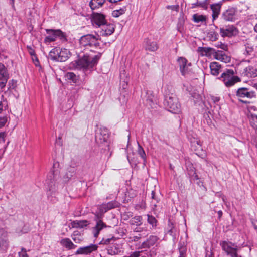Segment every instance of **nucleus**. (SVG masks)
<instances>
[{
  "label": "nucleus",
  "mask_w": 257,
  "mask_h": 257,
  "mask_svg": "<svg viewBox=\"0 0 257 257\" xmlns=\"http://www.w3.org/2000/svg\"><path fill=\"white\" fill-rule=\"evenodd\" d=\"M6 105V103L4 101H0V111H2L4 107Z\"/></svg>",
  "instance_id": "680f3d73"
},
{
  "label": "nucleus",
  "mask_w": 257,
  "mask_h": 257,
  "mask_svg": "<svg viewBox=\"0 0 257 257\" xmlns=\"http://www.w3.org/2000/svg\"><path fill=\"white\" fill-rule=\"evenodd\" d=\"M72 239L76 243H80L82 240V237L78 231H75L71 235Z\"/></svg>",
  "instance_id": "4c0bfd02"
},
{
  "label": "nucleus",
  "mask_w": 257,
  "mask_h": 257,
  "mask_svg": "<svg viewBox=\"0 0 257 257\" xmlns=\"http://www.w3.org/2000/svg\"><path fill=\"white\" fill-rule=\"evenodd\" d=\"M66 79L75 83L77 80L76 75L73 72H68L65 75Z\"/></svg>",
  "instance_id": "a19ab883"
},
{
  "label": "nucleus",
  "mask_w": 257,
  "mask_h": 257,
  "mask_svg": "<svg viewBox=\"0 0 257 257\" xmlns=\"http://www.w3.org/2000/svg\"><path fill=\"white\" fill-rule=\"evenodd\" d=\"M99 58L98 56L93 57L87 55H84L82 57L75 61L77 68L89 69L92 68L97 63Z\"/></svg>",
  "instance_id": "7ed1b4c3"
},
{
  "label": "nucleus",
  "mask_w": 257,
  "mask_h": 257,
  "mask_svg": "<svg viewBox=\"0 0 257 257\" xmlns=\"http://www.w3.org/2000/svg\"><path fill=\"white\" fill-rule=\"evenodd\" d=\"M7 122V118L6 117H2L0 119V128L5 125Z\"/></svg>",
  "instance_id": "6e6d98bb"
},
{
  "label": "nucleus",
  "mask_w": 257,
  "mask_h": 257,
  "mask_svg": "<svg viewBox=\"0 0 257 257\" xmlns=\"http://www.w3.org/2000/svg\"><path fill=\"white\" fill-rule=\"evenodd\" d=\"M248 118L250 125L254 129L257 130V110H254V112L250 111L248 114Z\"/></svg>",
  "instance_id": "bb28decb"
},
{
  "label": "nucleus",
  "mask_w": 257,
  "mask_h": 257,
  "mask_svg": "<svg viewBox=\"0 0 257 257\" xmlns=\"http://www.w3.org/2000/svg\"><path fill=\"white\" fill-rule=\"evenodd\" d=\"M101 38L97 34H89L83 35L79 39V44L81 47L92 50V49L101 48Z\"/></svg>",
  "instance_id": "f257e3e1"
},
{
  "label": "nucleus",
  "mask_w": 257,
  "mask_h": 257,
  "mask_svg": "<svg viewBox=\"0 0 257 257\" xmlns=\"http://www.w3.org/2000/svg\"><path fill=\"white\" fill-rule=\"evenodd\" d=\"M91 21L94 26L98 27H101L106 22L105 15L98 13L92 14Z\"/></svg>",
  "instance_id": "f8f14e48"
},
{
  "label": "nucleus",
  "mask_w": 257,
  "mask_h": 257,
  "mask_svg": "<svg viewBox=\"0 0 257 257\" xmlns=\"http://www.w3.org/2000/svg\"><path fill=\"white\" fill-rule=\"evenodd\" d=\"M32 59H33V61H34V62L35 65L36 66H38V65H39V63H38L37 62V61H36V58H35V57H32Z\"/></svg>",
  "instance_id": "338daca9"
},
{
  "label": "nucleus",
  "mask_w": 257,
  "mask_h": 257,
  "mask_svg": "<svg viewBox=\"0 0 257 257\" xmlns=\"http://www.w3.org/2000/svg\"><path fill=\"white\" fill-rule=\"evenodd\" d=\"M46 32L48 35L46 36L44 39V42L45 43H50L56 40L57 38L56 30L46 29Z\"/></svg>",
  "instance_id": "5701e85b"
},
{
  "label": "nucleus",
  "mask_w": 257,
  "mask_h": 257,
  "mask_svg": "<svg viewBox=\"0 0 257 257\" xmlns=\"http://www.w3.org/2000/svg\"><path fill=\"white\" fill-rule=\"evenodd\" d=\"M192 19L195 23L205 22L207 17L205 15L195 14L193 15Z\"/></svg>",
  "instance_id": "c9c22d12"
},
{
  "label": "nucleus",
  "mask_w": 257,
  "mask_h": 257,
  "mask_svg": "<svg viewBox=\"0 0 257 257\" xmlns=\"http://www.w3.org/2000/svg\"><path fill=\"white\" fill-rule=\"evenodd\" d=\"M167 9H171L172 10L178 11L179 9V6L178 5H168L166 7Z\"/></svg>",
  "instance_id": "603ef678"
},
{
  "label": "nucleus",
  "mask_w": 257,
  "mask_h": 257,
  "mask_svg": "<svg viewBox=\"0 0 257 257\" xmlns=\"http://www.w3.org/2000/svg\"><path fill=\"white\" fill-rule=\"evenodd\" d=\"M19 257H28L26 249L22 248L21 251L19 252Z\"/></svg>",
  "instance_id": "3c124183"
},
{
  "label": "nucleus",
  "mask_w": 257,
  "mask_h": 257,
  "mask_svg": "<svg viewBox=\"0 0 257 257\" xmlns=\"http://www.w3.org/2000/svg\"><path fill=\"white\" fill-rule=\"evenodd\" d=\"M102 215L99 214H96L95 215L94 221L95 222V226L92 229V232L94 237L97 238L100 233L103 230L110 228L111 227L106 225L102 220Z\"/></svg>",
  "instance_id": "423d86ee"
},
{
  "label": "nucleus",
  "mask_w": 257,
  "mask_h": 257,
  "mask_svg": "<svg viewBox=\"0 0 257 257\" xmlns=\"http://www.w3.org/2000/svg\"><path fill=\"white\" fill-rule=\"evenodd\" d=\"M29 53L32 56V57H35L36 58V60L37 61V62L38 63H39V60H38V58L37 57L36 54H35V51L34 50H33L32 48H31V50H29Z\"/></svg>",
  "instance_id": "5fc2aeb1"
},
{
  "label": "nucleus",
  "mask_w": 257,
  "mask_h": 257,
  "mask_svg": "<svg viewBox=\"0 0 257 257\" xmlns=\"http://www.w3.org/2000/svg\"><path fill=\"white\" fill-rule=\"evenodd\" d=\"M254 66L249 65L245 67L241 75L242 77L247 78H254L257 76V63H255Z\"/></svg>",
  "instance_id": "9b49d317"
},
{
  "label": "nucleus",
  "mask_w": 257,
  "mask_h": 257,
  "mask_svg": "<svg viewBox=\"0 0 257 257\" xmlns=\"http://www.w3.org/2000/svg\"><path fill=\"white\" fill-rule=\"evenodd\" d=\"M237 10L234 8H230L224 11L222 14V18L226 21H234L236 20Z\"/></svg>",
  "instance_id": "4468645a"
},
{
  "label": "nucleus",
  "mask_w": 257,
  "mask_h": 257,
  "mask_svg": "<svg viewBox=\"0 0 257 257\" xmlns=\"http://www.w3.org/2000/svg\"><path fill=\"white\" fill-rule=\"evenodd\" d=\"M14 2H15V0H10V3L12 5V7L14 9L15 8Z\"/></svg>",
  "instance_id": "774afa93"
},
{
  "label": "nucleus",
  "mask_w": 257,
  "mask_h": 257,
  "mask_svg": "<svg viewBox=\"0 0 257 257\" xmlns=\"http://www.w3.org/2000/svg\"><path fill=\"white\" fill-rule=\"evenodd\" d=\"M58 50L59 48H54L49 53V57L51 60L57 61V57H58Z\"/></svg>",
  "instance_id": "e433bc0d"
},
{
  "label": "nucleus",
  "mask_w": 257,
  "mask_h": 257,
  "mask_svg": "<svg viewBox=\"0 0 257 257\" xmlns=\"http://www.w3.org/2000/svg\"><path fill=\"white\" fill-rule=\"evenodd\" d=\"M146 104L150 107H153L154 105V96L151 91H148L146 93Z\"/></svg>",
  "instance_id": "72a5a7b5"
},
{
  "label": "nucleus",
  "mask_w": 257,
  "mask_h": 257,
  "mask_svg": "<svg viewBox=\"0 0 257 257\" xmlns=\"http://www.w3.org/2000/svg\"><path fill=\"white\" fill-rule=\"evenodd\" d=\"M130 223L132 225L140 226L142 224V217L141 216H135L130 219Z\"/></svg>",
  "instance_id": "f704fd0d"
},
{
  "label": "nucleus",
  "mask_w": 257,
  "mask_h": 257,
  "mask_svg": "<svg viewBox=\"0 0 257 257\" xmlns=\"http://www.w3.org/2000/svg\"><path fill=\"white\" fill-rule=\"evenodd\" d=\"M140 251H135L131 254L129 256H126L125 257H139L140 256Z\"/></svg>",
  "instance_id": "4d7b16f0"
},
{
  "label": "nucleus",
  "mask_w": 257,
  "mask_h": 257,
  "mask_svg": "<svg viewBox=\"0 0 257 257\" xmlns=\"http://www.w3.org/2000/svg\"><path fill=\"white\" fill-rule=\"evenodd\" d=\"M219 79L226 87H232L237 82L241 81V79L238 76L235 75V73L232 69L226 70L222 73Z\"/></svg>",
  "instance_id": "f03ea898"
},
{
  "label": "nucleus",
  "mask_w": 257,
  "mask_h": 257,
  "mask_svg": "<svg viewBox=\"0 0 257 257\" xmlns=\"http://www.w3.org/2000/svg\"><path fill=\"white\" fill-rule=\"evenodd\" d=\"M138 153L140 156L144 160V161L146 160V155L143 148L138 143Z\"/></svg>",
  "instance_id": "c03bdc74"
},
{
  "label": "nucleus",
  "mask_w": 257,
  "mask_h": 257,
  "mask_svg": "<svg viewBox=\"0 0 257 257\" xmlns=\"http://www.w3.org/2000/svg\"><path fill=\"white\" fill-rule=\"evenodd\" d=\"M140 238H141L140 236H135L130 237V239H131V240L132 241H137L140 239Z\"/></svg>",
  "instance_id": "052dcab7"
},
{
  "label": "nucleus",
  "mask_w": 257,
  "mask_h": 257,
  "mask_svg": "<svg viewBox=\"0 0 257 257\" xmlns=\"http://www.w3.org/2000/svg\"><path fill=\"white\" fill-rule=\"evenodd\" d=\"M221 5V3H215L210 5V8L212 11L213 21L218 17L220 13Z\"/></svg>",
  "instance_id": "393cba45"
},
{
  "label": "nucleus",
  "mask_w": 257,
  "mask_h": 257,
  "mask_svg": "<svg viewBox=\"0 0 257 257\" xmlns=\"http://www.w3.org/2000/svg\"><path fill=\"white\" fill-rule=\"evenodd\" d=\"M158 238L156 236L151 235L149 238L145 241H144L142 246L143 248H149L151 246L154 245L155 243L157 241Z\"/></svg>",
  "instance_id": "c85d7f7f"
},
{
  "label": "nucleus",
  "mask_w": 257,
  "mask_h": 257,
  "mask_svg": "<svg viewBox=\"0 0 257 257\" xmlns=\"http://www.w3.org/2000/svg\"><path fill=\"white\" fill-rule=\"evenodd\" d=\"M242 51L244 55L251 57V60H247L246 61L257 63V57H254L256 55V52L253 45L250 43L245 44L243 46Z\"/></svg>",
  "instance_id": "1a4fd4ad"
},
{
  "label": "nucleus",
  "mask_w": 257,
  "mask_h": 257,
  "mask_svg": "<svg viewBox=\"0 0 257 257\" xmlns=\"http://www.w3.org/2000/svg\"><path fill=\"white\" fill-rule=\"evenodd\" d=\"M148 222L152 225V226L153 227H155L157 225V220L156 219V218L152 216V215H148Z\"/></svg>",
  "instance_id": "a18cd8bd"
},
{
  "label": "nucleus",
  "mask_w": 257,
  "mask_h": 257,
  "mask_svg": "<svg viewBox=\"0 0 257 257\" xmlns=\"http://www.w3.org/2000/svg\"><path fill=\"white\" fill-rule=\"evenodd\" d=\"M222 250L230 257H242L238 254L239 249L237 245L231 242L223 241L220 243Z\"/></svg>",
  "instance_id": "0eeeda50"
},
{
  "label": "nucleus",
  "mask_w": 257,
  "mask_h": 257,
  "mask_svg": "<svg viewBox=\"0 0 257 257\" xmlns=\"http://www.w3.org/2000/svg\"><path fill=\"white\" fill-rule=\"evenodd\" d=\"M165 103L169 111L173 113H178L180 112V104L175 95L171 94L167 96Z\"/></svg>",
  "instance_id": "39448f33"
},
{
  "label": "nucleus",
  "mask_w": 257,
  "mask_h": 257,
  "mask_svg": "<svg viewBox=\"0 0 257 257\" xmlns=\"http://www.w3.org/2000/svg\"><path fill=\"white\" fill-rule=\"evenodd\" d=\"M101 34L103 36H108L113 33L115 30V26L113 24L108 23L106 22L102 26Z\"/></svg>",
  "instance_id": "a211bd4d"
},
{
  "label": "nucleus",
  "mask_w": 257,
  "mask_h": 257,
  "mask_svg": "<svg viewBox=\"0 0 257 257\" xmlns=\"http://www.w3.org/2000/svg\"><path fill=\"white\" fill-rule=\"evenodd\" d=\"M60 243L62 246L69 250L74 249L77 246L68 238H65L61 239Z\"/></svg>",
  "instance_id": "c756f323"
},
{
  "label": "nucleus",
  "mask_w": 257,
  "mask_h": 257,
  "mask_svg": "<svg viewBox=\"0 0 257 257\" xmlns=\"http://www.w3.org/2000/svg\"><path fill=\"white\" fill-rule=\"evenodd\" d=\"M145 48L147 50L150 51H155L158 49V46L156 42L152 41L148 38H146L144 41Z\"/></svg>",
  "instance_id": "a878e982"
},
{
  "label": "nucleus",
  "mask_w": 257,
  "mask_h": 257,
  "mask_svg": "<svg viewBox=\"0 0 257 257\" xmlns=\"http://www.w3.org/2000/svg\"><path fill=\"white\" fill-rule=\"evenodd\" d=\"M215 46L217 48H220L223 50H225L227 47V46L225 44H222L221 43L215 45Z\"/></svg>",
  "instance_id": "13d9d810"
},
{
  "label": "nucleus",
  "mask_w": 257,
  "mask_h": 257,
  "mask_svg": "<svg viewBox=\"0 0 257 257\" xmlns=\"http://www.w3.org/2000/svg\"><path fill=\"white\" fill-rule=\"evenodd\" d=\"M105 2V0H91L89 5L91 10H94L101 7Z\"/></svg>",
  "instance_id": "2f4dec72"
},
{
  "label": "nucleus",
  "mask_w": 257,
  "mask_h": 257,
  "mask_svg": "<svg viewBox=\"0 0 257 257\" xmlns=\"http://www.w3.org/2000/svg\"><path fill=\"white\" fill-rule=\"evenodd\" d=\"M8 247L7 234L3 229H0V251L6 250Z\"/></svg>",
  "instance_id": "6ab92c4d"
},
{
  "label": "nucleus",
  "mask_w": 257,
  "mask_h": 257,
  "mask_svg": "<svg viewBox=\"0 0 257 257\" xmlns=\"http://www.w3.org/2000/svg\"><path fill=\"white\" fill-rule=\"evenodd\" d=\"M56 33L57 37H58L61 41L63 42L67 41V38L65 34L60 29H56Z\"/></svg>",
  "instance_id": "37998d69"
},
{
  "label": "nucleus",
  "mask_w": 257,
  "mask_h": 257,
  "mask_svg": "<svg viewBox=\"0 0 257 257\" xmlns=\"http://www.w3.org/2000/svg\"><path fill=\"white\" fill-rule=\"evenodd\" d=\"M193 5L198 7H200L204 10H206L208 8V4L206 0L203 2L197 1L196 4H194Z\"/></svg>",
  "instance_id": "49530a36"
},
{
  "label": "nucleus",
  "mask_w": 257,
  "mask_h": 257,
  "mask_svg": "<svg viewBox=\"0 0 257 257\" xmlns=\"http://www.w3.org/2000/svg\"><path fill=\"white\" fill-rule=\"evenodd\" d=\"M17 86V81L14 79L10 80L8 84L7 90H11L14 89Z\"/></svg>",
  "instance_id": "de8ad7c7"
},
{
  "label": "nucleus",
  "mask_w": 257,
  "mask_h": 257,
  "mask_svg": "<svg viewBox=\"0 0 257 257\" xmlns=\"http://www.w3.org/2000/svg\"><path fill=\"white\" fill-rule=\"evenodd\" d=\"M220 33L222 37H231L237 34V30L233 25L228 26L220 29Z\"/></svg>",
  "instance_id": "dca6fc26"
},
{
  "label": "nucleus",
  "mask_w": 257,
  "mask_h": 257,
  "mask_svg": "<svg viewBox=\"0 0 257 257\" xmlns=\"http://www.w3.org/2000/svg\"><path fill=\"white\" fill-rule=\"evenodd\" d=\"M142 231V228H136L135 229H134V231L135 232H141Z\"/></svg>",
  "instance_id": "69168bd1"
},
{
  "label": "nucleus",
  "mask_w": 257,
  "mask_h": 257,
  "mask_svg": "<svg viewBox=\"0 0 257 257\" xmlns=\"http://www.w3.org/2000/svg\"><path fill=\"white\" fill-rule=\"evenodd\" d=\"M212 100L215 103V102H218L219 101L220 99H219V97H213V98H212Z\"/></svg>",
  "instance_id": "0e129e2a"
},
{
  "label": "nucleus",
  "mask_w": 257,
  "mask_h": 257,
  "mask_svg": "<svg viewBox=\"0 0 257 257\" xmlns=\"http://www.w3.org/2000/svg\"><path fill=\"white\" fill-rule=\"evenodd\" d=\"M58 54L59 55L57 57V61L60 62L66 61L70 55L69 51L66 49L59 48Z\"/></svg>",
  "instance_id": "b1692460"
},
{
  "label": "nucleus",
  "mask_w": 257,
  "mask_h": 257,
  "mask_svg": "<svg viewBox=\"0 0 257 257\" xmlns=\"http://www.w3.org/2000/svg\"><path fill=\"white\" fill-rule=\"evenodd\" d=\"M124 76H125L124 73H122L121 72L120 73V82H122L125 83V82H126V81H125V79L123 80V77H124Z\"/></svg>",
  "instance_id": "e2e57ef3"
},
{
  "label": "nucleus",
  "mask_w": 257,
  "mask_h": 257,
  "mask_svg": "<svg viewBox=\"0 0 257 257\" xmlns=\"http://www.w3.org/2000/svg\"><path fill=\"white\" fill-rule=\"evenodd\" d=\"M183 23L181 21H179L177 24V30L181 33L183 31Z\"/></svg>",
  "instance_id": "864d4df0"
},
{
  "label": "nucleus",
  "mask_w": 257,
  "mask_h": 257,
  "mask_svg": "<svg viewBox=\"0 0 257 257\" xmlns=\"http://www.w3.org/2000/svg\"><path fill=\"white\" fill-rule=\"evenodd\" d=\"M9 78V74L7 69L3 63H0V88L2 91H4Z\"/></svg>",
  "instance_id": "9d476101"
},
{
  "label": "nucleus",
  "mask_w": 257,
  "mask_h": 257,
  "mask_svg": "<svg viewBox=\"0 0 257 257\" xmlns=\"http://www.w3.org/2000/svg\"><path fill=\"white\" fill-rule=\"evenodd\" d=\"M117 207V203L116 201H112L107 203L102 204L99 207V211L101 213H104L108 210Z\"/></svg>",
  "instance_id": "4be33fe9"
},
{
  "label": "nucleus",
  "mask_w": 257,
  "mask_h": 257,
  "mask_svg": "<svg viewBox=\"0 0 257 257\" xmlns=\"http://www.w3.org/2000/svg\"><path fill=\"white\" fill-rule=\"evenodd\" d=\"M113 238V237L109 238H103L102 240L100 241V243L104 245L108 244L110 241Z\"/></svg>",
  "instance_id": "8fccbe9b"
},
{
  "label": "nucleus",
  "mask_w": 257,
  "mask_h": 257,
  "mask_svg": "<svg viewBox=\"0 0 257 257\" xmlns=\"http://www.w3.org/2000/svg\"><path fill=\"white\" fill-rule=\"evenodd\" d=\"M108 138V130L106 127H101L96 133L95 141L99 145L107 143Z\"/></svg>",
  "instance_id": "6e6552de"
},
{
  "label": "nucleus",
  "mask_w": 257,
  "mask_h": 257,
  "mask_svg": "<svg viewBox=\"0 0 257 257\" xmlns=\"http://www.w3.org/2000/svg\"><path fill=\"white\" fill-rule=\"evenodd\" d=\"M125 8L123 7L118 10H114L112 13V15L114 17H118L119 16L124 14L125 12Z\"/></svg>",
  "instance_id": "79ce46f5"
},
{
  "label": "nucleus",
  "mask_w": 257,
  "mask_h": 257,
  "mask_svg": "<svg viewBox=\"0 0 257 257\" xmlns=\"http://www.w3.org/2000/svg\"><path fill=\"white\" fill-rule=\"evenodd\" d=\"M98 246L96 244H91L90 245L83 247H80L78 249L75 254H85L87 255L93 251L97 249Z\"/></svg>",
  "instance_id": "f3484780"
},
{
  "label": "nucleus",
  "mask_w": 257,
  "mask_h": 257,
  "mask_svg": "<svg viewBox=\"0 0 257 257\" xmlns=\"http://www.w3.org/2000/svg\"><path fill=\"white\" fill-rule=\"evenodd\" d=\"M186 249L185 247L182 246L179 248L180 255L179 257H185Z\"/></svg>",
  "instance_id": "09e8293b"
},
{
  "label": "nucleus",
  "mask_w": 257,
  "mask_h": 257,
  "mask_svg": "<svg viewBox=\"0 0 257 257\" xmlns=\"http://www.w3.org/2000/svg\"><path fill=\"white\" fill-rule=\"evenodd\" d=\"M215 59L224 63H228L230 61V57L226 54L225 52L223 51L215 50L214 54Z\"/></svg>",
  "instance_id": "412c9836"
},
{
  "label": "nucleus",
  "mask_w": 257,
  "mask_h": 257,
  "mask_svg": "<svg viewBox=\"0 0 257 257\" xmlns=\"http://www.w3.org/2000/svg\"><path fill=\"white\" fill-rule=\"evenodd\" d=\"M108 251L109 254L111 255H115L118 254L120 252V250L117 247L116 245H113L108 250Z\"/></svg>",
  "instance_id": "ea45409f"
},
{
  "label": "nucleus",
  "mask_w": 257,
  "mask_h": 257,
  "mask_svg": "<svg viewBox=\"0 0 257 257\" xmlns=\"http://www.w3.org/2000/svg\"><path fill=\"white\" fill-rule=\"evenodd\" d=\"M215 50V49L212 48L203 47H199L197 49V51L200 53L201 56L208 57H211L212 56L214 57Z\"/></svg>",
  "instance_id": "aec40b11"
},
{
  "label": "nucleus",
  "mask_w": 257,
  "mask_h": 257,
  "mask_svg": "<svg viewBox=\"0 0 257 257\" xmlns=\"http://www.w3.org/2000/svg\"><path fill=\"white\" fill-rule=\"evenodd\" d=\"M47 183L48 184V189L47 191L48 198L52 202L55 203L57 201L55 196L57 191L56 186L55 183L52 181H50V182H48Z\"/></svg>",
  "instance_id": "ddd939ff"
},
{
  "label": "nucleus",
  "mask_w": 257,
  "mask_h": 257,
  "mask_svg": "<svg viewBox=\"0 0 257 257\" xmlns=\"http://www.w3.org/2000/svg\"><path fill=\"white\" fill-rule=\"evenodd\" d=\"M207 37L211 41H215L218 39V34L214 31H210L207 35Z\"/></svg>",
  "instance_id": "58836bf2"
},
{
  "label": "nucleus",
  "mask_w": 257,
  "mask_h": 257,
  "mask_svg": "<svg viewBox=\"0 0 257 257\" xmlns=\"http://www.w3.org/2000/svg\"><path fill=\"white\" fill-rule=\"evenodd\" d=\"M177 62L181 74L185 76L188 72V67L191 66V63H188L187 60L183 57H179L177 59Z\"/></svg>",
  "instance_id": "2eb2a0df"
},
{
  "label": "nucleus",
  "mask_w": 257,
  "mask_h": 257,
  "mask_svg": "<svg viewBox=\"0 0 257 257\" xmlns=\"http://www.w3.org/2000/svg\"><path fill=\"white\" fill-rule=\"evenodd\" d=\"M71 224L73 228H82L88 225V222L87 220H74Z\"/></svg>",
  "instance_id": "473e14b6"
},
{
  "label": "nucleus",
  "mask_w": 257,
  "mask_h": 257,
  "mask_svg": "<svg viewBox=\"0 0 257 257\" xmlns=\"http://www.w3.org/2000/svg\"><path fill=\"white\" fill-rule=\"evenodd\" d=\"M256 93L253 90L247 87H240L236 91V96L238 100L244 103L247 101L245 99H251L256 97Z\"/></svg>",
  "instance_id": "20e7f679"
},
{
  "label": "nucleus",
  "mask_w": 257,
  "mask_h": 257,
  "mask_svg": "<svg viewBox=\"0 0 257 257\" xmlns=\"http://www.w3.org/2000/svg\"><path fill=\"white\" fill-rule=\"evenodd\" d=\"M210 68L211 73L214 76H217L220 72L221 65L218 62H213L210 64Z\"/></svg>",
  "instance_id": "7c9ffc66"
},
{
  "label": "nucleus",
  "mask_w": 257,
  "mask_h": 257,
  "mask_svg": "<svg viewBox=\"0 0 257 257\" xmlns=\"http://www.w3.org/2000/svg\"><path fill=\"white\" fill-rule=\"evenodd\" d=\"M5 136V133L4 132L0 133V144L5 141L4 137Z\"/></svg>",
  "instance_id": "bf43d9fd"
},
{
  "label": "nucleus",
  "mask_w": 257,
  "mask_h": 257,
  "mask_svg": "<svg viewBox=\"0 0 257 257\" xmlns=\"http://www.w3.org/2000/svg\"><path fill=\"white\" fill-rule=\"evenodd\" d=\"M191 148L194 150L196 154L198 156L203 155L202 154L200 153V151L203 152L202 144L200 140L196 139L194 142H192L191 143Z\"/></svg>",
  "instance_id": "cd10ccee"
}]
</instances>
